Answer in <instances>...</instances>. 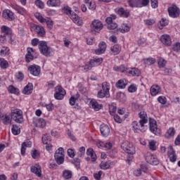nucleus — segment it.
Listing matches in <instances>:
<instances>
[{"mask_svg":"<svg viewBox=\"0 0 180 180\" xmlns=\"http://www.w3.org/2000/svg\"><path fill=\"white\" fill-rule=\"evenodd\" d=\"M82 71L84 72H88L89 70H92V66H91V63H86L85 65L81 66Z\"/></svg>","mask_w":180,"mask_h":180,"instance_id":"obj_47","label":"nucleus"},{"mask_svg":"<svg viewBox=\"0 0 180 180\" xmlns=\"http://www.w3.org/2000/svg\"><path fill=\"white\" fill-rule=\"evenodd\" d=\"M119 31L121 32V33H127L130 31V27H129L127 24H122Z\"/></svg>","mask_w":180,"mask_h":180,"instance_id":"obj_39","label":"nucleus"},{"mask_svg":"<svg viewBox=\"0 0 180 180\" xmlns=\"http://www.w3.org/2000/svg\"><path fill=\"white\" fill-rule=\"evenodd\" d=\"M149 148L152 151H155L156 148H155V141L149 142Z\"/></svg>","mask_w":180,"mask_h":180,"instance_id":"obj_59","label":"nucleus"},{"mask_svg":"<svg viewBox=\"0 0 180 180\" xmlns=\"http://www.w3.org/2000/svg\"><path fill=\"white\" fill-rule=\"evenodd\" d=\"M98 98H109L110 94H106V92L103 91V90H100L97 94Z\"/></svg>","mask_w":180,"mask_h":180,"instance_id":"obj_44","label":"nucleus"},{"mask_svg":"<svg viewBox=\"0 0 180 180\" xmlns=\"http://www.w3.org/2000/svg\"><path fill=\"white\" fill-rule=\"evenodd\" d=\"M34 27H35V32L37 33L39 37H43V36L46 34V31H44V27L40 25H35Z\"/></svg>","mask_w":180,"mask_h":180,"instance_id":"obj_28","label":"nucleus"},{"mask_svg":"<svg viewBox=\"0 0 180 180\" xmlns=\"http://www.w3.org/2000/svg\"><path fill=\"white\" fill-rule=\"evenodd\" d=\"M160 91L161 88L160 87V86L154 84L150 87V95L152 96H155L158 95V94H160Z\"/></svg>","mask_w":180,"mask_h":180,"instance_id":"obj_24","label":"nucleus"},{"mask_svg":"<svg viewBox=\"0 0 180 180\" xmlns=\"http://www.w3.org/2000/svg\"><path fill=\"white\" fill-rule=\"evenodd\" d=\"M89 9H90V11H95L96 9V4H95V2L91 1V3H89V5H87Z\"/></svg>","mask_w":180,"mask_h":180,"instance_id":"obj_55","label":"nucleus"},{"mask_svg":"<svg viewBox=\"0 0 180 180\" xmlns=\"http://www.w3.org/2000/svg\"><path fill=\"white\" fill-rule=\"evenodd\" d=\"M101 29H103V24H102V22L98 20H94L91 23V32L99 33V31Z\"/></svg>","mask_w":180,"mask_h":180,"instance_id":"obj_9","label":"nucleus"},{"mask_svg":"<svg viewBox=\"0 0 180 180\" xmlns=\"http://www.w3.org/2000/svg\"><path fill=\"white\" fill-rule=\"evenodd\" d=\"M103 92H105V94H108V95H110L109 94V91H110V84L106 82H104L102 84V90Z\"/></svg>","mask_w":180,"mask_h":180,"instance_id":"obj_34","label":"nucleus"},{"mask_svg":"<svg viewBox=\"0 0 180 180\" xmlns=\"http://www.w3.org/2000/svg\"><path fill=\"white\" fill-rule=\"evenodd\" d=\"M35 5H36V6L39 8V9H44V3H43V1H41V0H37L35 1Z\"/></svg>","mask_w":180,"mask_h":180,"instance_id":"obj_52","label":"nucleus"},{"mask_svg":"<svg viewBox=\"0 0 180 180\" xmlns=\"http://www.w3.org/2000/svg\"><path fill=\"white\" fill-rule=\"evenodd\" d=\"M114 71H117V72H126L127 74V68H125L124 65H122L120 66L115 65L114 66Z\"/></svg>","mask_w":180,"mask_h":180,"instance_id":"obj_33","label":"nucleus"},{"mask_svg":"<svg viewBox=\"0 0 180 180\" xmlns=\"http://www.w3.org/2000/svg\"><path fill=\"white\" fill-rule=\"evenodd\" d=\"M63 11L64 13H66V15H70V19H72L74 23H76V25H78V26H82V25H84L82 19H81V18H79L77 13L72 12V11H71V8H70L68 6H65L63 8Z\"/></svg>","mask_w":180,"mask_h":180,"instance_id":"obj_1","label":"nucleus"},{"mask_svg":"<svg viewBox=\"0 0 180 180\" xmlns=\"http://www.w3.org/2000/svg\"><path fill=\"white\" fill-rule=\"evenodd\" d=\"M28 71L30 72V74H32V75H34V77H39V75H40L41 69L40 66L37 65H32L29 66Z\"/></svg>","mask_w":180,"mask_h":180,"instance_id":"obj_10","label":"nucleus"},{"mask_svg":"<svg viewBox=\"0 0 180 180\" xmlns=\"http://www.w3.org/2000/svg\"><path fill=\"white\" fill-rule=\"evenodd\" d=\"M146 160L148 164H150V165H158L159 164L158 159L151 154L146 157Z\"/></svg>","mask_w":180,"mask_h":180,"instance_id":"obj_13","label":"nucleus"},{"mask_svg":"<svg viewBox=\"0 0 180 180\" xmlns=\"http://www.w3.org/2000/svg\"><path fill=\"white\" fill-rule=\"evenodd\" d=\"M169 150L168 151V156L171 162H175L176 161V155L175 154V150L172 146H169Z\"/></svg>","mask_w":180,"mask_h":180,"instance_id":"obj_18","label":"nucleus"},{"mask_svg":"<svg viewBox=\"0 0 180 180\" xmlns=\"http://www.w3.org/2000/svg\"><path fill=\"white\" fill-rule=\"evenodd\" d=\"M8 92L14 94V95H19V89L11 85L8 86Z\"/></svg>","mask_w":180,"mask_h":180,"instance_id":"obj_40","label":"nucleus"},{"mask_svg":"<svg viewBox=\"0 0 180 180\" xmlns=\"http://www.w3.org/2000/svg\"><path fill=\"white\" fill-rule=\"evenodd\" d=\"M145 64L147 65H153L155 63V60L153 58H148L144 60Z\"/></svg>","mask_w":180,"mask_h":180,"instance_id":"obj_49","label":"nucleus"},{"mask_svg":"<svg viewBox=\"0 0 180 180\" xmlns=\"http://www.w3.org/2000/svg\"><path fill=\"white\" fill-rule=\"evenodd\" d=\"M151 1V6L153 8V9H155V8H158V0H150Z\"/></svg>","mask_w":180,"mask_h":180,"instance_id":"obj_60","label":"nucleus"},{"mask_svg":"<svg viewBox=\"0 0 180 180\" xmlns=\"http://www.w3.org/2000/svg\"><path fill=\"white\" fill-rule=\"evenodd\" d=\"M132 127L134 129V133H139V131H141V133H144V131L147 130V125H141V122L140 121H134L132 122Z\"/></svg>","mask_w":180,"mask_h":180,"instance_id":"obj_7","label":"nucleus"},{"mask_svg":"<svg viewBox=\"0 0 180 180\" xmlns=\"http://www.w3.org/2000/svg\"><path fill=\"white\" fill-rule=\"evenodd\" d=\"M4 124H9V123H11V117L8 115H1V117Z\"/></svg>","mask_w":180,"mask_h":180,"instance_id":"obj_43","label":"nucleus"},{"mask_svg":"<svg viewBox=\"0 0 180 180\" xmlns=\"http://www.w3.org/2000/svg\"><path fill=\"white\" fill-rule=\"evenodd\" d=\"M175 133H176L175 129L174 127H170L167 130V134H165V136L167 138L174 137V136H175Z\"/></svg>","mask_w":180,"mask_h":180,"instance_id":"obj_38","label":"nucleus"},{"mask_svg":"<svg viewBox=\"0 0 180 180\" xmlns=\"http://www.w3.org/2000/svg\"><path fill=\"white\" fill-rule=\"evenodd\" d=\"M41 140H42V143L44 144H48L49 141H51V136H50L47 134H44L42 136Z\"/></svg>","mask_w":180,"mask_h":180,"instance_id":"obj_46","label":"nucleus"},{"mask_svg":"<svg viewBox=\"0 0 180 180\" xmlns=\"http://www.w3.org/2000/svg\"><path fill=\"white\" fill-rule=\"evenodd\" d=\"M3 18L4 19H7V20H11V21L15 20V15H13V12H12L9 9L4 10L3 11Z\"/></svg>","mask_w":180,"mask_h":180,"instance_id":"obj_15","label":"nucleus"},{"mask_svg":"<svg viewBox=\"0 0 180 180\" xmlns=\"http://www.w3.org/2000/svg\"><path fill=\"white\" fill-rule=\"evenodd\" d=\"M78 99H79V94L77 93L75 96H72V97H70L69 100L70 105H71V106H74V105H75V102H77Z\"/></svg>","mask_w":180,"mask_h":180,"instance_id":"obj_36","label":"nucleus"},{"mask_svg":"<svg viewBox=\"0 0 180 180\" xmlns=\"http://www.w3.org/2000/svg\"><path fill=\"white\" fill-rule=\"evenodd\" d=\"M48 6L57 7L61 5L60 0H48L46 2Z\"/></svg>","mask_w":180,"mask_h":180,"instance_id":"obj_31","label":"nucleus"},{"mask_svg":"<svg viewBox=\"0 0 180 180\" xmlns=\"http://www.w3.org/2000/svg\"><path fill=\"white\" fill-rule=\"evenodd\" d=\"M117 13L122 18H129L130 16V12L128 10H124L123 7L118 8Z\"/></svg>","mask_w":180,"mask_h":180,"instance_id":"obj_27","label":"nucleus"},{"mask_svg":"<svg viewBox=\"0 0 180 180\" xmlns=\"http://www.w3.org/2000/svg\"><path fill=\"white\" fill-rule=\"evenodd\" d=\"M45 22H46L47 27H49V29L51 30L53 29V20H46V21H45Z\"/></svg>","mask_w":180,"mask_h":180,"instance_id":"obj_62","label":"nucleus"},{"mask_svg":"<svg viewBox=\"0 0 180 180\" xmlns=\"http://www.w3.org/2000/svg\"><path fill=\"white\" fill-rule=\"evenodd\" d=\"M11 119L16 123H22L23 122V112L18 108L11 109Z\"/></svg>","mask_w":180,"mask_h":180,"instance_id":"obj_2","label":"nucleus"},{"mask_svg":"<svg viewBox=\"0 0 180 180\" xmlns=\"http://www.w3.org/2000/svg\"><path fill=\"white\" fill-rule=\"evenodd\" d=\"M160 23L161 25V26H167L169 23L168 20L165 19V18H162L160 21Z\"/></svg>","mask_w":180,"mask_h":180,"instance_id":"obj_64","label":"nucleus"},{"mask_svg":"<svg viewBox=\"0 0 180 180\" xmlns=\"http://www.w3.org/2000/svg\"><path fill=\"white\" fill-rule=\"evenodd\" d=\"M158 101L160 103H162V105H165L167 103V98H165V97L159 96L158 98Z\"/></svg>","mask_w":180,"mask_h":180,"instance_id":"obj_56","label":"nucleus"},{"mask_svg":"<svg viewBox=\"0 0 180 180\" xmlns=\"http://www.w3.org/2000/svg\"><path fill=\"white\" fill-rule=\"evenodd\" d=\"M100 131L103 137H108L110 134V128H109V126L103 124L100 127Z\"/></svg>","mask_w":180,"mask_h":180,"instance_id":"obj_14","label":"nucleus"},{"mask_svg":"<svg viewBox=\"0 0 180 180\" xmlns=\"http://www.w3.org/2000/svg\"><path fill=\"white\" fill-rule=\"evenodd\" d=\"M0 67L2 68V70H6V68L9 67V63L7 60L1 58H0Z\"/></svg>","mask_w":180,"mask_h":180,"instance_id":"obj_37","label":"nucleus"},{"mask_svg":"<svg viewBox=\"0 0 180 180\" xmlns=\"http://www.w3.org/2000/svg\"><path fill=\"white\" fill-rule=\"evenodd\" d=\"M11 131L14 136H18V134H20V128L18 125H13Z\"/></svg>","mask_w":180,"mask_h":180,"instance_id":"obj_41","label":"nucleus"},{"mask_svg":"<svg viewBox=\"0 0 180 180\" xmlns=\"http://www.w3.org/2000/svg\"><path fill=\"white\" fill-rule=\"evenodd\" d=\"M121 148L127 153V154H130L131 155H134V154H136V148L133 146V143L125 141L122 143Z\"/></svg>","mask_w":180,"mask_h":180,"instance_id":"obj_3","label":"nucleus"},{"mask_svg":"<svg viewBox=\"0 0 180 180\" xmlns=\"http://www.w3.org/2000/svg\"><path fill=\"white\" fill-rule=\"evenodd\" d=\"M139 122H141V124L143 126V124H145V126H147V123H148V117L147 116V112L146 111H141L139 113Z\"/></svg>","mask_w":180,"mask_h":180,"instance_id":"obj_12","label":"nucleus"},{"mask_svg":"<svg viewBox=\"0 0 180 180\" xmlns=\"http://www.w3.org/2000/svg\"><path fill=\"white\" fill-rule=\"evenodd\" d=\"M110 50L113 56H117V54H119L122 51V47L119 44H115L113 46H111Z\"/></svg>","mask_w":180,"mask_h":180,"instance_id":"obj_30","label":"nucleus"},{"mask_svg":"<svg viewBox=\"0 0 180 180\" xmlns=\"http://www.w3.org/2000/svg\"><path fill=\"white\" fill-rule=\"evenodd\" d=\"M158 65L160 68H164L167 65V60L162 58H160L158 60Z\"/></svg>","mask_w":180,"mask_h":180,"instance_id":"obj_48","label":"nucleus"},{"mask_svg":"<svg viewBox=\"0 0 180 180\" xmlns=\"http://www.w3.org/2000/svg\"><path fill=\"white\" fill-rule=\"evenodd\" d=\"M128 4L131 8H143L141 0H129Z\"/></svg>","mask_w":180,"mask_h":180,"instance_id":"obj_22","label":"nucleus"},{"mask_svg":"<svg viewBox=\"0 0 180 180\" xmlns=\"http://www.w3.org/2000/svg\"><path fill=\"white\" fill-rule=\"evenodd\" d=\"M31 155L34 160H36V158H39V157H40V153H39L37 150L34 149L32 150Z\"/></svg>","mask_w":180,"mask_h":180,"instance_id":"obj_51","label":"nucleus"},{"mask_svg":"<svg viewBox=\"0 0 180 180\" xmlns=\"http://www.w3.org/2000/svg\"><path fill=\"white\" fill-rule=\"evenodd\" d=\"M46 120L43 118H39L37 120L35 127H39V129H44V127H46Z\"/></svg>","mask_w":180,"mask_h":180,"instance_id":"obj_32","label":"nucleus"},{"mask_svg":"<svg viewBox=\"0 0 180 180\" xmlns=\"http://www.w3.org/2000/svg\"><path fill=\"white\" fill-rule=\"evenodd\" d=\"M100 167L101 169H104V170L109 169V168H110V161L101 162V164L100 165Z\"/></svg>","mask_w":180,"mask_h":180,"instance_id":"obj_45","label":"nucleus"},{"mask_svg":"<svg viewBox=\"0 0 180 180\" xmlns=\"http://www.w3.org/2000/svg\"><path fill=\"white\" fill-rule=\"evenodd\" d=\"M33 49L32 48H27V54L25 55V61L26 63H30L32 60H34V56H33Z\"/></svg>","mask_w":180,"mask_h":180,"instance_id":"obj_23","label":"nucleus"},{"mask_svg":"<svg viewBox=\"0 0 180 180\" xmlns=\"http://www.w3.org/2000/svg\"><path fill=\"white\" fill-rule=\"evenodd\" d=\"M128 91L131 93L136 92V91H137V87H136L134 84H131L129 86Z\"/></svg>","mask_w":180,"mask_h":180,"instance_id":"obj_58","label":"nucleus"},{"mask_svg":"<svg viewBox=\"0 0 180 180\" xmlns=\"http://www.w3.org/2000/svg\"><path fill=\"white\" fill-rule=\"evenodd\" d=\"M145 25H147L148 26H152V25H154L155 23V20L154 19H147L144 20Z\"/></svg>","mask_w":180,"mask_h":180,"instance_id":"obj_53","label":"nucleus"},{"mask_svg":"<svg viewBox=\"0 0 180 180\" xmlns=\"http://www.w3.org/2000/svg\"><path fill=\"white\" fill-rule=\"evenodd\" d=\"M117 18L116 15L112 14L105 19V22L108 24V29H109V30H115V29H117V23L113 22Z\"/></svg>","mask_w":180,"mask_h":180,"instance_id":"obj_5","label":"nucleus"},{"mask_svg":"<svg viewBox=\"0 0 180 180\" xmlns=\"http://www.w3.org/2000/svg\"><path fill=\"white\" fill-rule=\"evenodd\" d=\"M160 41L165 46H169L172 43L171 37H169V35H168V34H163L161 36Z\"/></svg>","mask_w":180,"mask_h":180,"instance_id":"obj_19","label":"nucleus"},{"mask_svg":"<svg viewBox=\"0 0 180 180\" xmlns=\"http://www.w3.org/2000/svg\"><path fill=\"white\" fill-rule=\"evenodd\" d=\"M27 147L29 148H30V147H32V141H27L23 142L21 144V155H25V154L26 153V148H27Z\"/></svg>","mask_w":180,"mask_h":180,"instance_id":"obj_21","label":"nucleus"},{"mask_svg":"<svg viewBox=\"0 0 180 180\" xmlns=\"http://www.w3.org/2000/svg\"><path fill=\"white\" fill-rule=\"evenodd\" d=\"M105 51H106V43L102 41L98 44V49L95 50V53L97 56H99L101 54H103Z\"/></svg>","mask_w":180,"mask_h":180,"instance_id":"obj_16","label":"nucleus"},{"mask_svg":"<svg viewBox=\"0 0 180 180\" xmlns=\"http://www.w3.org/2000/svg\"><path fill=\"white\" fill-rule=\"evenodd\" d=\"M173 50H174V51H179V50H180V43L179 42H177L174 44Z\"/></svg>","mask_w":180,"mask_h":180,"instance_id":"obj_63","label":"nucleus"},{"mask_svg":"<svg viewBox=\"0 0 180 180\" xmlns=\"http://www.w3.org/2000/svg\"><path fill=\"white\" fill-rule=\"evenodd\" d=\"M55 160L58 165H61V164H64V156H59L55 158Z\"/></svg>","mask_w":180,"mask_h":180,"instance_id":"obj_50","label":"nucleus"},{"mask_svg":"<svg viewBox=\"0 0 180 180\" xmlns=\"http://www.w3.org/2000/svg\"><path fill=\"white\" fill-rule=\"evenodd\" d=\"M63 176L65 179H71L72 178V172L70 170H64Z\"/></svg>","mask_w":180,"mask_h":180,"instance_id":"obj_35","label":"nucleus"},{"mask_svg":"<svg viewBox=\"0 0 180 180\" xmlns=\"http://www.w3.org/2000/svg\"><path fill=\"white\" fill-rule=\"evenodd\" d=\"M33 92V84L28 83L22 90L24 95H30Z\"/></svg>","mask_w":180,"mask_h":180,"instance_id":"obj_26","label":"nucleus"},{"mask_svg":"<svg viewBox=\"0 0 180 180\" xmlns=\"http://www.w3.org/2000/svg\"><path fill=\"white\" fill-rule=\"evenodd\" d=\"M55 99H57L58 101H61V99H63L66 92L61 86H57L55 87Z\"/></svg>","mask_w":180,"mask_h":180,"instance_id":"obj_8","label":"nucleus"},{"mask_svg":"<svg viewBox=\"0 0 180 180\" xmlns=\"http://www.w3.org/2000/svg\"><path fill=\"white\" fill-rule=\"evenodd\" d=\"M149 130L155 136H160L161 134V130L157 127V121L154 119L149 120Z\"/></svg>","mask_w":180,"mask_h":180,"instance_id":"obj_6","label":"nucleus"},{"mask_svg":"<svg viewBox=\"0 0 180 180\" xmlns=\"http://www.w3.org/2000/svg\"><path fill=\"white\" fill-rule=\"evenodd\" d=\"M127 85V81L126 79H120L115 84L116 88H118V89H124Z\"/></svg>","mask_w":180,"mask_h":180,"instance_id":"obj_29","label":"nucleus"},{"mask_svg":"<svg viewBox=\"0 0 180 180\" xmlns=\"http://www.w3.org/2000/svg\"><path fill=\"white\" fill-rule=\"evenodd\" d=\"M64 157V148H59L55 153L54 158Z\"/></svg>","mask_w":180,"mask_h":180,"instance_id":"obj_42","label":"nucleus"},{"mask_svg":"<svg viewBox=\"0 0 180 180\" xmlns=\"http://www.w3.org/2000/svg\"><path fill=\"white\" fill-rule=\"evenodd\" d=\"M168 12L171 18H178L180 15L179 8L176 6L169 7Z\"/></svg>","mask_w":180,"mask_h":180,"instance_id":"obj_11","label":"nucleus"},{"mask_svg":"<svg viewBox=\"0 0 180 180\" xmlns=\"http://www.w3.org/2000/svg\"><path fill=\"white\" fill-rule=\"evenodd\" d=\"M95 179L101 180V177L102 176V171H99L98 173H95L94 174Z\"/></svg>","mask_w":180,"mask_h":180,"instance_id":"obj_61","label":"nucleus"},{"mask_svg":"<svg viewBox=\"0 0 180 180\" xmlns=\"http://www.w3.org/2000/svg\"><path fill=\"white\" fill-rule=\"evenodd\" d=\"M109 112H110V115H115V113H116V105H111L109 107Z\"/></svg>","mask_w":180,"mask_h":180,"instance_id":"obj_54","label":"nucleus"},{"mask_svg":"<svg viewBox=\"0 0 180 180\" xmlns=\"http://www.w3.org/2000/svg\"><path fill=\"white\" fill-rule=\"evenodd\" d=\"M39 49L41 53L45 57H50L51 55V51H50V48L47 46L46 41H41L39 44Z\"/></svg>","mask_w":180,"mask_h":180,"instance_id":"obj_4","label":"nucleus"},{"mask_svg":"<svg viewBox=\"0 0 180 180\" xmlns=\"http://www.w3.org/2000/svg\"><path fill=\"white\" fill-rule=\"evenodd\" d=\"M90 107L94 110L98 111L102 109V104H99L95 99H92L89 103Z\"/></svg>","mask_w":180,"mask_h":180,"instance_id":"obj_20","label":"nucleus"},{"mask_svg":"<svg viewBox=\"0 0 180 180\" xmlns=\"http://www.w3.org/2000/svg\"><path fill=\"white\" fill-rule=\"evenodd\" d=\"M44 106L46 108L49 112H51L53 111V109H54V105H53V103L45 104Z\"/></svg>","mask_w":180,"mask_h":180,"instance_id":"obj_57","label":"nucleus"},{"mask_svg":"<svg viewBox=\"0 0 180 180\" xmlns=\"http://www.w3.org/2000/svg\"><path fill=\"white\" fill-rule=\"evenodd\" d=\"M31 172L35 174L39 178L41 177V167L39 165H35L31 167Z\"/></svg>","mask_w":180,"mask_h":180,"instance_id":"obj_17","label":"nucleus"},{"mask_svg":"<svg viewBox=\"0 0 180 180\" xmlns=\"http://www.w3.org/2000/svg\"><path fill=\"white\" fill-rule=\"evenodd\" d=\"M127 74H131L133 77H140L141 72L136 68H131L130 70H127Z\"/></svg>","mask_w":180,"mask_h":180,"instance_id":"obj_25","label":"nucleus"}]
</instances>
